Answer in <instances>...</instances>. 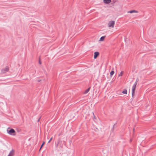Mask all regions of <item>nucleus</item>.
Here are the masks:
<instances>
[{
	"mask_svg": "<svg viewBox=\"0 0 156 156\" xmlns=\"http://www.w3.org/2000/svg\"><path fill=\"white\" fill-rule=\"evenodd\" d=\"M139 80L138 78H137L136 80V81L134 83V84L132 89V97H133L134 94V92L135 90L136 87V85L137 84V83L138 82V81Z\"/></svg>",
	"mask_w": 156,
	"mask_h": 156,
	"instance_id": "nucleus-1",
	"label": "nucleus"
},
{
	"mask_svg": "<svg viewBox=\"0 0 156 156\" xmlns=\"http://www.w3.org/2000/svg\"><path fill=\"white\" fill-rule=\"evenodd\" d=\"M115 22L114 21H110L108 23L109 27H113L114 26Z\"/></svg>",
	"mask_w": 156,
	"mask_h": 156,
	"instance_id": "nucleus-2",
	"label": "nucleus"
},
{
	"mask_svg": "<svg viewBox=\"0 0 156 156\" xmlns=\"http://www.w3.org/2000/svg\"><path fill=\"white\" fill-rule=\"evenodd\" d=\"M9 69V68L8 66H6L5 68H4L2 70V73H5L6 72L8 71Z\"/></svg>",
	"mask_w": 156,
	"mask_h": 156,
	"instance_id": "nucleus-3",
	"label": "nucleus"
},
{
	"mask_svg": "<svg viewBox=\"0 0 156 156\" xmlns=\"http://www.w3.org/2000/svg\"><path fill=\"white\" fill-rule=\"evenodd\" d=\"M8 133L10 134L13 135H14L15 134H12V133H15V130L13 129H11L9 130H7Z\"/></svg>",
	"mask_w": 156,
	"mask_h": 156,
	"instance_id": "nucleus-4",
	"label": "nucleus"
},
{
	"mask_svg": "<svg viewBox=\"0 0 156 156\" xmlns=\"http://www.w3.org/2000/svg\"><path fill=\"white\" fill-rule=\"evenodd\" d=\"M99 53L98 52L96 51L94 53V58L96 59L97 57L99 55Z\"/></svg>",
	"mask_w": 156,
	"mask_h": 156,
	"instance_id": "nucleus-5",
	"label": "nucleus"
},
{
	"mask_svg": "<svg viewBox=\"0 0 156 156\" xmlns=\"http://www.w3.org/2000/svg\"><path fill=\"white\" fill-rule=\"evenodd\" d=\"M111 0H103V2L106 4H108L110 3Z\"/></svg>",
	"mask_w": 156,
	"mask_h": 156,
	"instance_id": "nucleus-6",
	"label": "nucleus"
},
{
	"mask_svg": "<svg viewBox=\"0 0 156 156\" xmlns=\"http://www.w3.org/2000/svg\"><path fill=\"white\" fill-rule=\"evenodd\" d=\"M14 154V152L13 150L11 151L8 156H13Z\"/></svg>",
	"mask_w": 156,
	"mask_h": 156,
	"instance_id": "nucleus-7",
	"label": "nucleus"
},
{
	"mask_svg": "<svg viewBox=\"0 0 156 156\" xmlns=\"http://www.w3.org/2000/svg\"><path fill=\"white\" fill-rule=\"evenodd\" d=\"M138 11H136V10H131V11H128V13H133V12H135V13H138Z\"/></svg>",
	"mask_w": 156,
	"mask_h": 156,
	"instance_id": "nucleus-8",
	"label": "nucleus"
},
{
	"mask_svg": "<svg viewBox=\"0 0 156 156\" xmlns=\"http://www.w3.org/2000/svg\"><path fill=\"white\" fill-rule=\"evenodd\" d=\"M90 87H89L84 92V94H87L90 90Z\"/></svg>",
	"mask_w": 156,
	"mask_h": 156,
	"instance_id": "nucleus-9",
	"label": "nucleus"
},
{
	"mask_svg": "<svg viewBox=\"0 0 156 156\" xmlns=\"http://www.w3.org/2000/svg\"><path fill=\"white\" fill-rule=\"evenodd\" d=\"M105 37V36H102L101 37L99 41H103L104 40V39Z\"/></svg>",
	"mask_w": 156,
	"mask_h": 156,
	"instance_id": "nucleus-10",
	"label": "nucleus"
},
{
	"mask_svg": "<svg viewBox=\"0 0 156 156\" xmlns=\"http://www.w3.org/2000/svg\"><path fill=\"white\" fill-rule=\"evenodd\" d=\"M122 93L123 94H126L127 93V90L126 89H125L122 91Z\"/></svg>",
	"mask_w": 156,
	"mask_h": 156,
	"instance_id": "nucleus-11",
	"label": "nucleus"
},
{
	"mask_svg": "<svg viewBox=\"0 0 156 156\" xmlns=\"http://www.w3.org/2000/svg\"><path fill=\"white\" fill-rule=\"evenodd\" d=\"M114 73V71H112L110 73V75L111 76H112Z\"/></svg>",
	"mask_w": 156,
	"mask_h": 156,
	"instance_id": "nucleus-12",
	"label": "nucleus"
},
{
	"mask_svg": "<svg viewBox=\"0 0 156 156\" xmlns=\"http://www.w3.org/2000/svg\"><path fill=\"white\" fill-rule=\"evenodd\" d=\"M123 71H121V72L120 73V74H119V76H122L123 74Z\"/></svg>",
	"mask_w": 156,
	"mask_h": 156,
	"instance_id": "nucleus-13",
	"label": "nucleus"
},
{
	"mask_svg": "<svg viewBox=\"0 0 156 156\" xmlns=\"http://www.w3.org/2000/svg\"><path fill=\"white\" fill-rule=\"evenodd\" d=\"M44 142H43L42 143V144L41 145V147H40V151L41 150V148H42V147H43V145H44Z\"/></svg>",
	"mask_w": 156,
	"mask_h": 156,
	"instance_id": "nucleus-14",
	"label": "nucleus"
},
{
	"mask_svg": "<svg viewBox=\"0 0 156 156\" xmlns=\"http://www.w3.org/2000/svg\"><path fill=\"white\" fill-rule=\"evenodd\" d=\"M52 138L51 137L50 138V140H49L48 142V143H49L50 141L51 140H52Z\"/></svg>",
	"mask_w": 156,
	"mask_h": 156,
	"instance_id": "nucleus-15",
	"label": "nucleus"
},
{
	"mask_svg": "<svg viewBox=\"0 0 156 156\" xmlns=\"http://www.w3.org/2000/svg\"><path fill=\"white\" fill-rule=\"evenodd\" d=\"M116 123H115V124H114V125L113 127V129L114 128V127H115V126L116 125Z\"/></svg>",
	"mask_w": 156,
	"mask_h": 156,
	"instance_id": "nucleus-16",
	"label": "nucleus"
},
{
	"mask_svg": "<svg viewBox=\"0 0 156 156\" xmlns=\"http://www.w3.org/2000/svg\"><path fill=\"white\" fill-rule=\"evenodd\" d=\"M93 115L94 116V119H95V118H95V115H94V113L93 112Z\"/></svg>",
	"mask_w": 156,
	"mask_h": 156,
	"instance_id": "nucleus-17",
	"label": "nucleus"
},
{
	"mask_svg": "<svg viewBox=\"0 0 156 156\" xmlns=\"http://www.w3.org/2000/svg\"><path fill=\"white\" fill-rule=\"evenodd\" d=\"M41 62L40 60V64H41Z\"/></svg>",
	"mask_w": 156,
	"mask_h": 156,
	"instance_id": "nucleus-18",
	"label": "nucleus"
},
{
	"mask_svg": "<svg viewBox=\"0 0 156 156\" xmlns=\"http://www.w3.org/2000/svg\"><path fill=\"white\" fill-rule=\"evenodd\" d=\"M58 146V144L56 145V147H57Z\"/></svg>",
	"mask_w": 156,
	"mask_h": 156,
	"instance_id": "nucleus-19",
	"label": "nucleus"
},
{
	"mask_svg": "<svg viewBox=\"0 0 156 156\" xmlns=\"http://www.w3.org/2000/svg\"><path fill=\"white\" fill-rule=\"evenodd\" d=\"M41 118V117H40V118H39L40 120V119Z\"/></svg>",
	"mask_w": 156,
	"mask_h": 156,
	"instance_id": "nucleus-20",
	"label": "nucleus"
}]
</instances>
